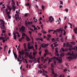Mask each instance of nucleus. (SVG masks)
Here are the masks:
<instances>
[{
  "mask_svg": "<svg viewBox=\"0 0 77 77\" xmlns=\"http://www.w3.org/2000/svg\"><path fill=\"white\" fill-rule=\"evenodd\" d=\"M26 35V34L25 33L23 32V33L22 34V39H24V37L23 36H25Z\"/></svg>",
  "mask_w": 77,
  "mask_h": 77,
  "instance_id": "11",
  "label": "nucleus"
},
{
  "mask_svg": "<svg viewBox=\"0 0 77 77\" xmlns=\"http://www.w3.org/2000/svg\"><path fill=\"white\" fill-rule=\"evenodd\" d=\"M13 54H14V56L15 58H17V57H18V56H17V54H15V53H14V50H13Z\"/></svg>",
  "mask_w": 77,
  "mask_h": 77,
  "instance_id": "12",
  "label": "nucleus"
},
{
  "mask_svg": "<svg viewBox=\"0 0 77 77\" xmlns=\"http://www.w3.org/2000/svg\"><path fill=\"white\" fill-rule=\"evenodd\" d=\"M41 58V59H42V61H44V57L42 56Z\"/></svg>",
  "mask_w": 77,
  "mask_h": 77,
  "instance_id": "38",
  "label": "nucleus"
},
{
  "mask_svg": "<svg viewBox=\"0 0 77 77\" xmlns=\"http://www.w3.org/2000/svg\"><path fill=\"white\" fill-rule=\"evenodd\" d=\"M30 30H31L32 33L33 32H35V31L33 30V29L32 28H30Z\"/></svg>",
  "mask_w": 77,
  "mask_h": 77,
  "instance_id": "48",
  "label": "nucleus"
},
{
  "mask_svg": "<svg viewBox=\"0 0 77 77\" xmlns=\"http://www.w3.org/2000/svg\"><path fill=\"white\" fill-rule=\"evenodd\" d=\"M37 53V51H35L33 52V56H35V55Z\"/></svg>",
  "mask_w": 77,
  "mask_h": 77,
  "instance_id": "23",
  "label": "nucleus"
},
{
  "mask_svg": "<svg viewBox=\"0 0 77 77\" xmlns=\"http://www.w3.org/2000/svg\"><path fill=\"white\" fill-rule=\"evenodd\" d=\"M51 62V60H50V59H49L48 63H49L50 62Z\"/></svg>",
  "mask_w": 77,
  "mask_h": 77,
  "instance_id": "47",
  "label": "nucleus"
},
{
  "mask_svg": "<svg viewBox=\"0 0 77 77\" xmlns=\"http://www.w3.org/2000/svg\"><path fill=\"white\" fill-rule=\"evenodd\" d=\"M68 49L66 48L64 49V51H68Z\"/></svg>",
  "mask_w": 77,
  "mask_h": 77,
  "instance_id": "55",
  "label": "nucleus"
},
{
  "mask_svg": "<svg viewBox=\"0 0 77 77\" xmlns=\"http://www.w3.org/2000/svg\"><path fill=\"white\" fill-rule=\"evenodd\" d=\"M70 44H72L73 45H75V44H76V43H75V42H70Z\"/></svg>",
  "mask_w": 77,
  "mask_h": 77,
  "instance_id": "20",
  "label": "nucleus"
},
{
  "mask_svg": "<svg viewBox=\"0 0 77 77\" xmlns=\"http://www.w3.org/2000/svg\"><path fill=\"white\" fill-rule=\"evenodd\" d=\"M49 45V44H48V43H47L46 44H45V47H47V46H48Z\"/></svg>",
  "mask_w": 77,
  "mask_h": 77,
  "instance_id": "46",
  "label": "nucleus"
},
{
  "mask_svg": "<svg viewBox=\"0 0 77 77\" xmlns=\"http://www.w3.org/2000/svg\"><path fill=\"white\" fill-rule=\"evenodd\" d=\"M10 14H11V12H8V11L7 12V15L8 16L9 15H10Z\"/></svg>",
  "mask_w": 77,
  "mask_h": 77,
  "instance_id": "37",
  "label": "nucleus"
},
{
  "mask_svg": "<svg viewBox=\"0 0 77 77\" xmlns=\"http://www.w3.org/2000/svg\"><path fill=\"white\" fill-rule=\"evenodd\" d=\"M62 57H60L59 58V61L60 63V62H61V61H62Z\"/></svg>",
  "mask_w": 77,
  "mask_h": 77,
  "instance_id": "27",
  "label": "nucleus"
},
{
  "mask_svg": "<svg viewBox=\"0 0 77 77\" xmlns=\"http://www.w3.org/2000/svg\"><path fill=\"white\" fill-rule=\"evenodd\" d=\"M11 2L12 3V4H13L12 6H15V2H14V0H12Z\"/></svg>",
  "mask_w": 77,
  "mask_h": 77,
  "instance_id": "19",
  "label": "nucleus"
},
{
  "mask_svg": "<svg viewBox=\"0 0 77 77\" xmlns=\"http://www.w3.org/2000/svg\"><path fill=\"white\" fill-rule=\"evenodd\" d=\"M73 31L74 32V31H77V29H76V28L75 27V29H73Z\"/></svg>",
  "mask_w": 77,
  "mask_h": 77,
  "instance_id": "42",
  "label": "nucleus"
},
{
  "mask_svg": "<svg viewBox=\"0 0 77 77\" xmlns=\"http://www.w3.org/2000/svg\"><path fill=\"white\" fill-rule=\"evenodd\" d=\"M26 40L27 41H30V38L29 37H27L26 38Z\"/></svg>",
  "mask_w": 77,
  "mask_h": 77,
  "instance_id": "31",
  "label": "nucleus"
},
{
  "mask_svg": "<svg viewBox=\"0 0 77 77\" xmlns=\"http://www.w3.org/2000/svg\"><path fill=\"white\" fill-rule=\"evenodd\" d=\"M56 59V60H57V61H58V62H59V59L58 57H57V58Z\"/></svg>",
  "mask_w": 77,
  "mask_h": 77,
  "instance_id": "51",
  "label": "nucleus"
},
{
  "mask_svg": "<svg viewBox=\"0 0 77 77\" xmlns=\"http://www.w3.org/2000/svg\"><path fill=\"white\" fill-rule=\"evenodd\" d=\"M37 20H37V19H36L35 20L34 22H35V23H36V22H37Z\"/></svg>",
  "mask_w": 77,
  "mask_h": 77,
  "instance_id": "52",
  "label": "nucleus"
},
{
  "mask_svg": "<svg viewBox=\"0 0 77 77\" xmlns=\"http://www.w3.org/2000/svg\"><path fill=\"white\" fill-rule=\"evenodd\" d=\"M54 77H57V75H58V74H57V73H54Z\"/></svg>",
  "mask_w": 77,
  "mask_h": 77,
  "instance_id": "22",
  "label": "nucleus"
},
{
  "mask_svg": "<svg viewBox=\"0 0 77 77\" xmlns=\"http://www.w3.org/2000/svg\"><path fill=\"white\" fill-rule=\"evenodd\" d=\"M60 40L61 42H63V38L62 37L60 39Z\"/></svg>",
  "mask_w": 77,
  "mask_h": 77,
  "instance_id": "35",
  "label": "nucleus"
},
{
  "mask_svg": "<svg viewBox=\"0 0 77 77\" xmlns=\"http://www.w3.org/2000/svg\"><path fill=\"white\" fill-rule=\"evenodd\" d=\"M57 49V48H56L55 49V51L56 53H58V50Z\"/></svg>",
  "mask_w": 77,
  "mask_h": 77,
  "instance_id": "29",
  "label": "nucleus"
},
{
  "mask_svg": "<svg viewBox=\"0 0 77 77\" xmlns=\"http://www.w3.org/2000/svg\"><path fill=\"white\" fill-rule=\"evenodd\" d=\"M66 45L69 47L70 48L72 47V46L71 45H69V43H67V44Z\"/></svg>",
  "mask_w": 77,
  "mask_h": 77,
  "instance_id": "16",
  "label": "nucleus"
},
{
  "mask_svg": "<svg viewBox=\"0 0 77 77\" xmlns=\"http://www.w3.org/2000/svg\"><path fill=\"white\" fill-rule=\"evenodd\" d=\"M28 15V14H27V13H26L25 15V17H27Z\"/></svg>",
  "mask_w": 77,
  "mask_h": 77,
  "instance_id": "64",
  "label": "nucleus"
},
{
  "mask_svg": "<svg viewBox=\"0 0 77 77\" xmlns=\"http://www.w3.org/2000/svg\"><path fill=\"white\" fill-rule=\"evenodd\" d=\"M68 59L69 60H72V57L71 56L68 57H67Z\"/></svg>",
  "mask_w": 77,
  "mask_h": 77,
  "instance_id": "15",
  "label": "nucleus"
},
{
  "mask_svg": "<svg viewBox=\"0 0 77 77\" xmlns=\"http://www.w3.org/2000/svg\"><path fill=\"white\" fill-rule=\"evenodd\" d=\"M54 65H56V60H54Z\"/></svg>",
  "mask_w": 77,
  "mask_h": 77,
  "instance_id": "32",
  "label": "nucleus"
},
{
  "mask_svg": "<svg viewBox=\"0 0 77 77\" xmlns=\"http://www.w3.org/2000/svg\"><path fill=\"white\" fill-rule=\"evenodd\" d=\"M2 32L3 33H4L6 32V30H3Z\"/></svg>",
  "mask_w": 77,
  "mask_h": 77,
  "instance_id": "56",
  "label": "nucleus"
},
{
  "mask_svg": "<svg viewBox=\"0 0 77 77\" xmlns=\"http://www.w3.org/2000/svg\"><path fill=\"white\" fill-rule=\"evenodd\" d=\"M61 33L60 32V33H61V34H62V32H63V29H61Z\"/></svg>",
  "mask_w": 77,
  "mask_h": 77,
  "instance_id": "53",
  "label": "nucleus"
},
{
  "mask_svg": "<svg viewBox=\"0 0 77 77\" xmlns=\"http://www.w3.org/2000/svg\"><path fill=\"white\" fill-rule=\"evenodd\" d=\"M30 42H29L28 43V45H27L28 48V49H33V50H35L33 46H30Z\"/></svg>",
  "mask_w": 77,
  "mask_h": 77,
  "instance_id": "3",
  "label": "nucleus"
},
{
  "mask_svg": "<svg viewBox=\"0 0 77 77\" xmlns=\"http://www.w3.org/2000/svg\"><path fill=\"white\" fill-rule=\"evenodd\" d=\"M47 56V54L46 53H45L44 54V57H45Z\"/></svg>",
  "mask_w": 77,
  "mask_h": 77,
  "instance_id": "61",
  "label": "nucleus"
},
{
  "mask_svg": "<svg viewBox=\"0 0 77 77\" xmlns=\"http://www.w3.org/2000/svg\"><path fill=\"white\" fill-rule=\"evenodd\" d=\"M21 55L20 54H19V55L18 56V57H19L20 59H21Z\"/></svg>",
  "mask_w": 77,
  "mask_h": 77,
  "instance_id": "58",
  "label": "nucleus"
},
{
  "mask_svg": "<svg viewBox=\"0 0 77 77\" xmlns=\"http://www.w3.org/2000/svg\"><path fill=\"white\" fill-rule=\"evenodd\" d=\"M21 30L23 32H25V27L24 26H22L21 27Z\"/></svg>",
  "mask_w": 77,
  "mask_h": 77,
  "instance_id": "8",
  "label": "nucleus"
},
{
  "mask_svg": "<svg viewBox=\"0 0 77 77\" xmlns=\"http://www.w3.org/2000/svg\"><path fill=\"white\" fill-rule=\"evenodd\" d=\"M61 50H62V51H63V52H65V50L64 49H63V48H61V49L60 50V51H61Z\"/></svg>",
  "mask_w": 77,
  "mask_h": 77,
  "instance_id": "41",
  "label": "nucleus"
},
{
  "mask_svg": "<svg viewBox=\"0 0 77 77\" xmlns=\"http://www.w3.org/2000/svg\"><path fill=\"white\" fill-rule=\"evenodd\" d=\"M58 46V44H55L54 45V47H57V46Z\"/></svg>",
  "mask_w": 77,
  "mask_h": 77,
  "instance_id": "59",
  "label": "nucleus"
},
{
  "mask_svg": "<svg viewBox=\"0 0 77 77\" xmlns=\"http://www.w3.org/2000/svg\"><path fill=\"white\" fill-rule=\"evenodd\" d=\"M15 17L16 20H18V14H15Z\"/></svg>",
  "mask_w": 77,
  "mask_h": 77,
  "instance_id": "13",
  "label": "nucleus"
},
{
  "mask_svg": "<svg viewBox=\"0 0 77 77\" xmlns=\"http://www.w3.org/2000/svg\"><path fill=\"white\" fill-rule=\"evenodd\" d=\"M59 77H65V75H60Z\"/></svg>",
  "mask_w": 77,
  "mask_h": 77,
  "instance_id": "33",
  "label": "nucleus"
},
{
  "mask_svg": "<svg viewBox=\"0 0 77 77\" xmlns=\"http://www.w3.org/2000/svg\"><path fill=\"white\" fill-rule=\"evenodd\" d=\"M74 51H72V53H71L70 52H68L67 53V55H69V56H72L73 58V59H76L77 58V53L76 54H75L74 55Z\"/></svg>",
  "mask_w": 77,
  "mask_h": 77,
  "instance_id": "2",
  "label": "nucleus"
},
{
  "mask_svg": "<svg viewBox=\"0 0 77 77\" xmlns=\"http://www.w3.org/2000/svg\"><path fill=\"white\" fill-rule=\"evenodd\" d=\"M22 38H20L19 39V42H21V40H22Z\"/></svg>",
  "mask_w": 77,
  "mask_h": 77,
  "instance_id": "50",
  "label": "nucleus"
},
{
  "mask_svg": "<svg viewBox=\"0 0 77 77\" xmlns=\"http://www.w3.org/2000/svg\"><path fill=\"white\" fill-rule=\"evenodd\" d=\"M42 75H45L46 77H48V75H46V74H45L44 72H43Z\"/></svg>",
  "mask_w": 77,
  "mask_h": 77,
  "instance_id": "17",
  "label": "nucleus"
},
{
  "mask_svg": "<svg viewBox=\"0 0 77 77\" xmlns=\"http://www.w3.org/2000/svg\"><path fill=\"white\" fill-rule=\"evenodd\" d=\"M72 49L73 50H75V46L74 48H72Z\"/></svg>",
  "mask_w": 77,
  "mask_h": 77,
  "instance_id": "60",
  "label": "nucleus"
},
{
  "mask_svg": "<svg viewBox=\"0 0 77 77\" xmlns=\"http://www.w3.org/2000/svg\"><path fill=\"white\" fill-rule=\"evenodd\" d=\"M60 5H63V2H62V1H60Z\"/></svg>",
  "mask_w": 77,
  "mask_h": 77,
  "instance_id": "40",
  "label": "nucleus"
},
{
  "mask_svg": "<svg viewBox=\"0 0 77 77\" xmlns=\"http://www.w3.org/2000/svg\"><path fill=\"white\" fill-rule=\"evenodd\" d=\"M42 8L43 10H44V9H45V7H44V5H42Z\"/></svg>",
  "mask_w": 77,
  "mask_h": 77,
  "instance_id": "34",
  "label": "nucleus"
},
{
  "mask_svg": "<svg viewBox=\"0 0 77 77\" xmlns=\"http://www.w3.org/2000/svg\"><path fill=\"white\" fill-rule=\"evenodd\" d=\"M8 39H9V37H7L5 39V41H6Z\"/></svg>",
  "mask_w": 77,
  "mask_h": 77,
  "instance_id": "62",
  "label": "nucleus"
},
{
  "mask_svg": "<svg viewBox=\"0 0 77 77\" xmlns=\"http://www.w3.org/2000/svg\"><path fill=\"white\" fill-rule=\"evenodd\" d=\"M51 40L52 42H55V39H54V38H52Z\"/></svg>",
  "mask_w": 77,
  "mask_h": 77,
  "instance_id": "36",
  "label": "nucleus"
},
{
  "mask_svg": "<svg viewBox=\"0 0 77 77\" xmlns=\"http://www.w3.org/2000/svg\"><path fill=\"white\" fill-rule=\"evenodd\" d=\"M64 56H65V54H64V53H62L61 54V56L62 57H63Z\"/></svg>",
  "mask_w": 77,
  "mask_h": 77,
  "instance_id": "26",
  "label": "nucleus"
},
{
  "mask_svg": "<svg viewBox=\"0 0 77 77\" xmlns=\"http://www.w3.org/2000/svg\"><path fill=\"white\" fill-rule=\"evenodd\" d=\"M0 39L2 40V42L4 43L5 42V40H4V38L2 37H0Z\"/></svg>",
  "mask_w": 77,
  "mask_h": 77,
  "instance_id": "14",
  "label": "nucleus"
},
{
  "mask_svg": "<svg viewBox=\"0 0 77 77\" xmlns=\"http://www.w3.org/2000/svg\"><path fill=\"white\" fill-rule=\"evenodd\" d=\"M51 66H52V67H53V68H54V64H53V63H51Z\"/></svg>",
  "mask_w": 77,
  "mask_h": 77,
  "instance_id": "44",
  "label": "nucleus"
},
{
  "mask_svg": "<svg viewBox=\"0 0 77 77\" xmlns=\"http://www.w3.org/2000/svg\"><path fill=\"white\" fill-rule=\"evenodd\" d=\"M29 58L31 59H32V55L31 54V52L30 53V54L29 55Z\"/></svg>",
  "mask_w": 77,
  "mask_h": 77,
  "instance_id": "18",
  "label": "nucleus"
},
{
  "mask_svg": "<svg viewBox=\"0 0 77 77\" xmlns=\"http://www.w3.org/2000/svg\"><path fill=\"white\" fill-rule=\"evenodd\" d=\"M53 31H54L53 30V29H49L48 32L49 33H50V32H53Z\"/></svg>",
  "mask_w": 77,
  "mask_h": 77,
  "instance_id": "24",
  "label": "nucleus"
},
{
  "mask_svg": "<svg viewBox=\"0 0 77 77\" xmlns=\"http://www.w3.org/2000/svg\"><path fill=\"white\" fill-rule=\"evenodd\" d=\"M13 35H14L13 38H14V39H17V35H16V33H13Z\"/></svg>",
  "mask_w": 77,
  "mask_h": 77,
  "instance_id": "7",
  "label": "nucleus"
},
{
  "mask_svg": "<svg viewBox=\"0 0 77 77\" xmlns=\"http://www.w3.org/2000/svg\"><path fill=\"white\" fill-rule=\"evenodd\" d=\"M53 57V59H54L55 60H56V59H57V57Z\"/></svg>",
  "mask_w": 77,
  "mask_h": 77,
  "instance_id": "43",
  "label": "nucleus"
},
{
  "mask_svg": "<svg viewBox=\"0 0 77 77\" xmlns=\"http://www.w3.org/2000/svg\"><path fill=\"white\" fill-rule=\"evenodd\" d=\"M36 40L37 41H38L39 40V41H41V42H42V41H43V38H36Z\"/></svg>",
  "mask_w": 77,
  "mask_h": 77,
  "instance_id": "10",
  "label": "nucleus"
},
{
  "mask_svg": "<svg viewBox=\"0 0 77 77\" xmlns=\"http://www.w3.org/2000/svg\"><path fill=\"white\" fill-rule=\"evenodd\" d=\"M25 6H27V7H28L29 9H30V8H31V5H30V4H29V3H27L26 4Z\"/></svg>",
  "mask_w": 77,
  "mask_h": 77,
  "instance_id": "6",
  "label": "nucleus"
},
{
  "mask_svg": "<svg viewBox=\"0 0 77 77\" xmlns=\"http://www.w3.org/2000/svg\"><path fill=\"white\" fill-rule=\"evenodd\" d=\"M0 23L1 29H3V30H5L6 28H5V21L3 20L2 19H0Z\"/></svg>",
  "mask_w": 77,
  "mask_h": 77,
  "instance_id": "1",
  "label": "nucleus"
},
{
  "mask_svg": "<svg viewBox=\"0 0 77 77\" xmlns=\"http://www.w3.org/2000/svg\"><path fill=\"white\" fill-rule=\"evenodd\" d=\"M65 11H66V12H68V9L66 8L65 10Z\"/></svg>",
  "mask_w": 77,
  "mask_h": 77,
  "instance_id": "63",
  "label": "nucleus"
},
{
  "mask_svg": "<svg viewBox=\"0 0 77 77\" xmlns=\"http://www.w3.org/2000/svg\"><path fill=\"white\" fill-rule=\"evenodd\" d=\"M17 61L18 62H20V58H17Z\"/></svg>",
  "mask_w": 77,
  "mask_h": 77,
  "instance_id": "57",
  "label": "nucleus"
},
{
  "mask_svg": "<svg viewBox=\"0 0 77 77\" xmlns=\"http://www.w3.org/2000/svg\"><path fill=\"white\" fill-rule=\"evenodd\" d=\"M49 21H50L51 23H52L53 21L54 20V18H53V17L52 16H50L49 18Z\"/></svg>",
  "mask_w": 77,
  "mask_h": 77,
  "instance_id": "5",
  "label": "nucleus"
},
{
  "mask_svg": "<svg viewBox=\"0 0 77 77\" xmlns=\"http://www.w3.org/2000/svg\"><path fill=\"white\" fill-rule=\"evenodd\" d=\"M8 47V46H7V45H5L4 46V51H6V47Z\"/></svg>",
  "mask_w": 77,
  "mask_h": 77,
  "instance_id": "28",
  "label": "nucleus"
},
{
  "mask_svg": "<svg viewBox=\"0 0 77 77\" xmlns=\"http://www.w3.org/2000/svg\"><path fill=\"white\" fill-rule=\"evenodd\" d=\"M25 54V55H27V56H28V55H29V53H28L27 52H26L25 53H24Z\"/></svg>",
  "mask_w": 77,
  "mask_h": 77,
  "instance_id": "39",
  "label": "nucleus"
},
{
  "mask_svg": "<svg viewBox=\"0 0 77 77\" xmlns=\"http://www.w3.org/2000/svg\"><path fill=\"white\" fill-rule=\"evenodd\" d=\"M47 36L48 37H49V38H51V35H47Z\"/></svg>",
  "mask_w": 77,
  "mask_h": 77,
  "instance_id": "45",
  "label": "nucleus"
},
{
  "mask_svg": "<svg viewBox=\"0 0 77 77\" xmlns=\"http://www.w3.org/2000/svg\"><path fill=\"white\" fill-rule=\"evenodd\" d=\"M38 68H41V69L42 68V67H41V66L40 65H38Z\"/></svg>",
  "mask_w": 77,
  "mask_h": 77,
  "instance_id": "54",
  "label": "nucleus"
},
{
  "mask_svg": "<svg viewBox=\"0 0 77 77\" xmlns=\"http://www.w3.org/2000/svg\"><path fill=\"white\" fill-rule=\"evenodd\" d=\"M45 53L47 54H49V53L48 52V50H45Z\"/></svg>",
  "mask_w": 77,
  "mask_h": 77,
  "instance_id": "25",
  "label": "nucleus"
},
{
  "mask_svg": "<svg viewBox=\"0 0 77 77\" xmlns=\"http://www.w3.org/2000/svg\"><path fill=\"white\" fill-rule=\"evenodd\" d=\"M61 30V28H60L59 29H58L56 30H54V33H58H58H60Z\"/></svg>",
  "mask_w": 77,
  "mask_h": 77,
  "instance_id": "4",
  "label": "nucleus"
},
{
  "mask_svg": "<svg viewBox=\"0 0 77 77\" xmlns=\"http://www.w3.org/2000/svg\"><path fill=\"white\" fill-rule=\"evenodd\" d=\"M12 7L13 9L14 10H15V8H16V7H15V5H12Z\"/></svg>",
  "mask_w": 77,
  "mask_h": 77,
  "instance_id": "30",
  "label": "nucleus"
},
{
  "mask_svg": "<svg viewBox=\"0 0 77 77\" xmlns=\"http://www.w3.org/2000/svg\"><path fill=\"white\" fill-rule=\"evenodd\" d=\"M32 32L30 31H29V34H30V36H31V35H32Z\"/></svg>",
  "mask_w": 77,
  "mask_h": 77,
  "instance_id": "49",
  "label": "nucleus"
},
{
  "mask_svg": "<svg viewBox=\"0 0 77 77\" xmlns=\"http://www.w3.org/2000/svg\"><path fill=\"white\" fill-rule=\"evenodd\" d=\"M42 47H43V48H44V47H45V43H43L42 45Z\"/></svg>",
  "mask_w": 77,
  "mask_h": 77,
  "instance_id": "21",
  "label": "nucleus"
},
{
  "mask_svg": "<svg viewBox=\"0 0 77 77\" xmlns=\"http://www.w3.org/2000/svg\"><path fill=\"white\" fill-rule=\"evenodd\" d=\"M19 53H20V54L21 55V54H24V51L22 50L21 52L20 51L19 52Z\"/></svg>",
  "mask_w": 77,
  "mask_h": 77,
  "instance_id": "9",
  "label": "nucleus"
}]
</instances>
